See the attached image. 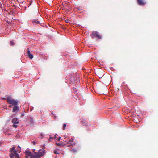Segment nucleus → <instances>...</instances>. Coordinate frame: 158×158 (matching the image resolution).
Here are the masks:
<instances>
[{
    "label": "nucleus",
    "mask_w": 158,
    "mask_h": 158,
    "mask_svg": "<svg viewBox=\"0 0 158 158\" xmlns=\"http://www.w3.org/2000/svg\"><path fill=\"white\" fill-rule=\"evenodd\" d=\"M11 43L12 44H14L12 41H11Z\"/></svg>",
    "instance_id": "4be33fe9"
},
{
    "label": "nucleus",
    "mask_w": 158,
    "mask_h": 158,
    "mask_svg": "<svg viewBox=\"0 0 158 158\" xmlns=\"http://www.w3.org/2000/svg\"><path fill=\"white\" fill-rule=\"evenodd\" d=\"M12 121L14 124H18L19 123L18 120L16 118H13Z\"/></svg>",
    "instance_id": "6e6552de"
},
{
    "label": "nucleus",
    "mask_w": 158,
    "mask_h": 158,
    "mask_svg": "<svg viewBox=\"0 0 158 158\" xmlns=\"http://www.w3.org/2000/svg\"><path fill=\"white\" fill-rule=\"evenodd\" d=\"M139 4L140 5H144L145 2L144 0H137Z\"/></svg>",
    "instance_id": "1a4fd4ad"
},
{
    "label": "nucleus",
    "mask_w": 158,
    "mask_h": 158,
    "mask_svg": "<svg viewBox=\"0 0 158 158\" xmlns=\"http://www.w3.org/2000/svg\"><path fill=\"white\" fill-rule=\"evenodd\" d=\"M32 143H33V144L34 145L35 144V143H35V141H33V142H32Z\"/></svg>",
    "instance_id": "412c9836"
},
{
    "label": "nucleus",
    "mask_w": 158,
    "mask_h": 158,
    "mask_svg": "<svg viewBox=\"0 0 158 158\" xmlns=\"http://www.w3.org/2000/svg\"><path fill=\"white\" fill-rule=\"evenodd\" d=\"M7 102L13 106H17L18 104V102L17 101L10 98L7 99Z\"/></svg>",
    "instance_id": "20e7f679"
},
{
    "label": "nucleus",
    "mask_w": 158,
    "mask_h": 158,
    "mask_svg": "<svg viewBox=\"0 0 158 158\" xmlns=\"http://www.w3.org/2000/svg\"><path fill=\"white\" fill-rule=\"evenodd\" d=\"M21 148L19 146H18L17 148V150L16 151H17L19 153L21 152Z\"/></svg>",
    "instance_id": "f8f14e48"
},
{
    "label": "nucleus",
    "mask_w": 158,
    "mask_h": 158,
    "mask_svg": "<svg viewBox=\"0 0 158 158\" xmlns=\"http://www.w3.org/2000/svg\"><path fill=\"white\" fill-rule=\"evenodd\" d=\"M77 151V149L76 148H74L73 149H72L71 150V152H72L75 153Z\"/></svg>",
    "instance_id": "ddd939ff"
},
{
    "label": "nucleus",
    "mask_w": 158,
    "mask_h": 158,
    "mask_svg": "<svg viewBox=\"0 0 158 158\" xmlns=\"http://www.w3.org/2000/svg\"><path fill=\"white\" fill-rule=\"evenodd\" d=\"M57 135V134H56L55 135V136H54V137L53 138H54V139H56V135Z\"/></svg>",
    "instance_id": "a211bd4d"
},
{
    "label": "nucleus",
    "mask_w": 158,
    "mask_h": 158,
    "mask_svg": "<svg viewBox=\"0 0 158 158\" xmlns=\"http://www.w3.org/2000/svg\"><path fill=\"white\" fill-rule=\"evenodd\" d=\"M59 151L57 150L56 149H55L54 151V153L55 154H59Z\"/></svg>",
    "instance_id": "4468645a"
},
{
    "label": "nucleus",
    "mask_w": 158,
    "mask_h": 158,
    "mask_svg": "<svg viewBox=\"0 0 158 158\" xmlns=\"http://www.w3.org/2000/svg\"><path fill=\"white\" fill-rule=\"evenodd\" d=\"M13 126L15 128H16L17 127V125H15V124H13Z\"/></svg>",
    "instance_id": "dca6fc26"
},
{
    "label": "nucleus",
    "mask_w": 158,
    "mask_h": 158,
    "mask_svg": "<svg viewBox=\"0 0 158 158\" xmlns=\"http://www.w3.org/2000/svg\"><path fill=\"white\" fill-rule=\"evenodd\" d=\"M53 139V137H52V138L50 137V138H49V141H51L52 139Z\"/></svg>",
    "instance_id": "f3484780"
},
{
    "label": "nucleus",
    "mask_w": 158,
    "mask_h": 158,
    "mask_svg": "<svg viewBox=\"0 0 158 158\" xmlns=\"http://www.w3.org/2000/svg\"><path fill=\"white\" fill-rule=\"evenodd\" d=\"M33 24H40V22L38 19H35L32 21Z\"/></svg>",
    "instance_id": "9b49d317"
},
{
    "label": "nucleus",
    "mask_w": 158,
    "mask_h": 158,
    "mask_svg": "<svg viewBox=\"0 0 158 158\" xmlns=\"http://www.w3.org/2000/svg\"><path fill=\"white\" fill-rule=\"evenodd\" d=\"M35 149L34 150V153L31 152L29 151H26L25 156L26 158H40L43 156L45 153V150L44 149L39 150L38 152H35Z\"/></svg>",
    "instance_id": "f257e3e1"
},
{
    "label": "nucleus",
    "mask_w": 158,
    "mask_h": 158,
    "mask_svg": "<svg viewBox=\"0 0 158 158\" xmlns=\"http://www.w3.org/2000/svg\"><path fill=\"white\" fill-rule=\"evenodd\" d=\"M9 107H11V105H9Z\"/></svg>",
    "instance_id": "5701e85b"
},
{
    "label": "nucleus",
    "mask_w": 158,
    "mask_h": 158,
    "mask_svg": "<svg viewBox=\"0 0 158 158\" xmlns=\"http://www.w3.org/2000/svg\"><path fill=\"white\" fill-rule=\"evenodd\" d=\"M61 137H59L58 138V141H60V140L61 139Z\"/></svg>",
    "instance_id": "6ab92c4d"
},
{
    "label": "nucleus",
    "mask_w": 158,
    "mask_h": 158,
    "mask_svg": "<svg viewBox=\"0 0 158 158\" xmlns=\"http://www.w3.org/2000/svg\"><path fill=\"white\" fill-rule=\"evenodd\" d=\"M15 149V147H13L10 149V158H20L19 154Z\"/></svg>",
    "instance_id": "f03ea898"
},
{
    "label": "nucleus",
    "mask_w": 158,
    "mask_h": 158,
    "mask_svg": "<svg viewBox=\"0 0 158 158\" xmlns=\"http://www.w3.org/2000/svg\"><path fill=\"white\" fill-rule=\"evenodd\" d=\"M27 53L28 55V56L29 58L31 59L33 58V55L31 53L29 49L27 51Z\"/></svg>",
    "instance_id": "0eeeda50"
},
{
    "label": "nucleus",
    "mask_w": 158,
    "mask_h": 158,
    "mask_svg": "<svg viewBox=\"0 0 158 158\" xmlns=\"http://www.w3.org/2000/svg\"><path fill=\"white\" fill-rule=\"evenodd\" d=\"M91 36L92 38H97L98 39H100L101 38V36L98 34V32L96 31H93L91 35Z\"/></svg>",
    "instance_id": "39448f33"
},
{
    "label": "nucleus",
    "mask_w": 158,
    "mask_h": 158,
    "mask_svg": "<svg viewBox=\"0 0 158 158\" xmlns=\"http://www.w3.org/2000/svg\"><path fill=\"white\" fill-rule=\"evenodd\" d=\"M66 138H65V140H64V141L66 142V143H65V144L67 146H69L75 145V143L73 142L74 139L73 138H71V139H70L68 141H66Z\"/></svg>",
    "instance_id": "7ed1b4c3"
},
{
    "label": "nucleus",
    "mask_w": 158,
    "mask_h": 158,
    "mask_svg": "<svg viewBox=\"0 0 158 158\" xmlns=\"http://www.w3.org/2000/svg\"><path fill=\"white\" fill-rule=\"evenodd\" d=\"M13 108V112H15L16 111H18L19 110V108L18 106H15Z\"/></svg>",
    "instance_id": "9d476101"
},
{
    "label": "nucleus",
    "mask_w": 158,
    "mask_h": 158,
    "mask_svg": "<svg viewBox=\"0 0 158 158\" xmlns=\"http://www.w3.org/2000/svg\"><path fill=\"white\" fill-rule=\"evenodd\" d=\"M66 124H64L63 125V127H62L63 129V130L65 129L66 128Z\"/></svg>",
    "instance_id": "2eb2a0df"
},
{
    "label": "nucleus",
    "mask_w": 158,
    "mask_h": 158,
    "mask_svg": "<svg viewBox=\"0 0 158 158\" xmlns=\"http://www.w3.org/2000/svg\"><path fill=\"white\" fill-rule=\"evenodd\" d=\"M56 144H57V145H58V146L60 145V143H56Z\"/></svg>",
    "instance_id": "aec40b11"
},
{
    "label": "nucleus",
    "mask_w": 158,
    "mask_h": 158,
    "mask_svg": "<svg viewBox=\"0 0 158 158\" xmlns=\"http://www.w3.org/2000/svg\"><path fill=\"white\" fill-rule=\"evenodd\" d=\"M27 121L30 124L32 123L33 122V118L31 117H28L27 119Z\"/></svg>",
    "instance_id": "423d86ee"
}]
</instances>
